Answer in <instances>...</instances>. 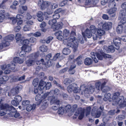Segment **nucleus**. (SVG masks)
<instances>
[{
	"instance_id": "1",
	"label": "nucleus",
	"mask_w": 126,
	"mask_h": 126,
	"mask_svg": "<svg viewBox=\"0 0 126 126\" xmlns=\"http://www.w3.org/2000/svg\"><path fill=\"white\" fill-rule=\"evenodd\" d=\"M75 35V32L72 31L70 35V36L65 38L63 41V43L66 45L68 47H71L74 48V51H76L78 47V40L76 39L74 36Z\"/></svg>"
},
{
	"instance_id": "2",
	"label": "nucleus",
	"mask_w": 126,
	"mask_h": 126,
	"mask_svg": "<svg viewBox=\"0 0 126 126\" xmlns=\"http://www.w3.org/2000/svg\"><path fill=\"white\" fill-rule=\"evenodd\" d=\"M119 92H115L113 95L112 99L115 104L118 105L120 108L126 107V98L124 99L123 96H119Z\"/></svg>"
},
{
	"instance_id": "3",
	"label": "nucleus",
	"mask_w": 126,
	"mask_h": 126,
	"mask_svg": "<svg viewBox=\"0 0 126 126\" xmlns=\"http://www.w3.org/2000/svg\"><path fill=\"white\" fill-rule=\"evenodd\" d=\"M49 94V93H46L43 95V94L41 93V94H38L35 97V99L36 101L39 100L41 101V106L40 108V109L41 110L45 109L47 106V100L44 99L47 98Z\"/></svg>"
},
{
	"instance_id": "4",
	"label": "nucleus",
	"mask_w": 126,
	"mask_h": 126,
	"mask_svg": "<svg viewBox=\"0 0 126 126\" xmlns=\"http://www.w3.org/2000/svg\"><path fill=\"white\" fill-rule=\"evenodd\" d=\"M100 51L102 55L97 53H94L92 52L91 53V56L95 63H97L98 60H102L103 58V56L106 58H109L111 57V56L108 54L103 53L101 49H100Z\"/></svg>"
},
{
	"instance_id": "5",
	"label": "nucleus",
	"mask_w": 126,
	"mask_h": 126,
	"mask_svg": "<svg viewBox=\"0 0 126 126\" xmlns=\"http://www.w3.org/2000/svg\"><path fill=\"white\" fill-rule=\"evenodd\" d=\"M90 30L86 29L85 31V35L88 38H90L92 36H93V39L96 40L97 38L98 35L96 33V28L95 27L92 25L90 27Z\"/></svg>"
},
{
	"instance_id": "6",
	"label": "nucleus",
	"mask_w": 126,
	"mask_h": 126,
	"mask_svg": "<svg viewBox=\"0 0 126 126\" xmlns=\"http://www.w3.org/2000/svg\"><path fill=\"white\" fill-rule=\"evenodd\" d=\"M7 108H9V110L8 111H10L8 113V114L10 117H14L15 118H17L20 116V114L18 112H16V110L13 107L11 106L10 107H9L8 105L5 106Z\"/></svg>"
},
{
	"instance_id": "7",
	"label": "nucleus",
	"mask_w": 126,
	"mask_h": 126,
	"mask_svg": "<svg viewBox=\"0 0 126 126\" xmlns=\"http://www.w3.org/2000/svg\"><path fill=\"white\" fill-rule=\"evenodd\" d=\"M6 105H8L9 107H10L7 104H3L1 103H0V116H2L5 115L6 114H8V112H10V111L7 110L9 109V108H7L5 106Z\"/></svg>"
},
{
	"instance_id": "8",
	"label": "nucleus",
	"mask_w": 126,
	"mask_h": 126,
	"mask_svg": "<svg viewBox=\"0 0 126 126\" xmlns=\"http://www.w3.org/2000/svg\"><path fill=\"white\" fill-rule=\"evenodd\" d=\"M50 99V103L51 104H55L57 106H53L52 109L54 110H57L60 106V101L57 99L56 98H55L53 96H50L49 97Z\"/></svg>"
},
{
	"instance_id": "9",
	"label": "nucleus",
	"mask_w": 126,
	"mask_h": 126,
	"mask_svg": "<svg viewBox=\"0 0 126 126\" xmlns=\"http://www.w3.org/2000/svg\"><path fill=\"white\" fill-rule=\"evenodd\" d=\"M14 38V36L13 35H8L5 37L4 40L3 41V43L5 47L8 46L9 45V42L13 40Z\"/></svg>"
},
{
	"instance_id": "10",
	"label": "nucleus",
	"mask_w": 126,
	"mask_h": 126,
	"mask_svg": "<svg viewBox=\"0 0 126 126\" xmlns=\"http://www.w3.org/2000/svg\"><path fill=\"white\" fill-rule=\"evenodd\" d=\"M119 14L121 20L119 23L122 25L126 23V13L124 11H121Z\"/></svg>"
},
{
	"instance_id": "11",
	"label": "nucleus",
	"mask_w": 126,
	"mask_h": 126,
	"mask_svg": "<svg viewBox=\"0 0 126 126\" xmlns=\"http://www.w3.org/2000/svg\"><path fill=\"white\" fill-rule=\"evenodd\" d=\"M101 114V112L97 110V107L95 106L93 107L91 112V114L92 116L94 117L98 118L100 116Z\"/></svg>"
},
{
	"instance_id": "12",
	"label": "nucleus",
	"mask_w": 126,
	"mask_h": 126,
	"mask_svg": "<svg viewBox=\"0 0 126 126\" xmlns=\"http://www.w3.org/2000/svg\"><path fill=\"white\" fill-rule=\"evenodd\" d=\"M52 56L51 54H49L47 55L45 57V61L43 59H41L39 61L37 62V64H40L41 62H42V64L43 65H46L48 63V62Z\"/></svg>"
},
{
	"instance_id": "13",
	"label": "nucleus",
	"mask_w": 126,
	"mask_h": 126,
	"mask_svg": "<svg viewBox=\"0 0 126 126\" xmlns=\"http://www.w3.org/2000/svg\"><path fill=\"white\" fill-rule=\"evenodd\" d=\"M74 115L77 117L78 116L79 119H81L84 116V111L81 109H79L76 111Z\"/></svg>"
},
{
	"instance_id": "14",
	"label": "nucleus",
	"mask_w": 126,
	"mask_h": 126,
	"mask_svg": "<svg viewBox=\"0 0 126 126\" xmlns=\"http://www.w3.org/2000/svg\"><path fill=\"white\" fill-rule=\"evenodd\" d=\"M50 4L49 2L47 1H44L43 0H39L38 2V5L40 6L42 9L48 6Z\"/></svg>"
},
{
	"instance_id": "15",
	"label": "nucleus",
	"mask_w": 126,
	"mask_h": 126,
	"mask_svg": "<svg viewBox=\"0 0 126 126\" xmlns=\"http://www.w3.org/2000/svg\"><path fill=\"white\" fill-rule=\"evenodd\" d=\"M117 8L116 7H114V8H112L111 9H107V11L109 15H111V16L112 17H114L115 16V12L117 10Z\"/></svg>"
},
{
	"instance_id": "16",
	"label": "nucleus",
	"mask_w": 126,
	"mask_h": 126,
	"mask_svg": "<svg viewBox=\"0 0 126 126\" xmlns=\"http://www.w3.org/2000/svg\"><path fill=\"white\" fill-rule=\"evenodd\" d=\"M119 2V0H111L108 3V6L110 8H114Z\"/></svg>"
},
{
	"instance_id": "17",
	"label": "nucleus",
	"mask_w": 126,
	"mask_h": 126,
	"mask_svg": "<svg viewBox=\"0 0 126 126\" xmlns=\"http://www.w3.org/2000/svg\"><path fill=\"white\" fill-rule=\"evenodd\" d=\"M121 38H116L113 39V41L114 44L116 47V49L117 50L119 49V45L121 44Z\"/></svg>"
},
{
	"instance_id": "18",
	"label": "nucleus",
	"mask_w": 126,
	"mask_h": 126,
	"mask_svg": "<svg viewBox=\"0 0 126 126\" xmlns=\"http://www.w3.org/2000/svg\"><path fill=\"white\" fill-rule=\"evenodd\" d=\"M112 24L110 22H108L104 23L102 25L103 28L107 30H109L112 27Z\"/></svg>"
},
{
	"instance_id": "19",
	"label": "nucleus",
	"mask_w": 126,
	"mask_h": 126,
	"mask_svg": "<svg viewBox=\"0 0 126 126\" xmlns=\"http://www.w3.org/2000/svg\"><path fill=\"white\" fill-rule=\"evenodd\" d=\"M55 34L58 40H63L64 37L62 35V32L61 31H60L56 32Z\"/></svg>"
},
{
	"instance_id": "20",
	"label": "nucleus",
	"mask_w": 126,
	"mask_h": 126,
	"mask_svg": "<svg viewBox=\"0 0 126 126\" xmlns=\"http://www.w3.org/2000/svg\"><path fill=\"white\" fill-rule=\"evenodd\" d=\"M63 25V23L61 22H59L56 25H54L52 26V28L53 29L54 31L62 28Z\"/></svg>"
},
{
	"instance_id": "21",
	"label": "nucleus",
	"mask_w": 126,
	"mask_h": 126,
	"mask_svg": "<svg viewBox=\"0 0 126 126\" xmlns=\"http://www.w3.org/2000/svg\"><path fill=\"white\" fill-rule=\"evenodd\" d=\"M106 82H104L101 85V90L103 92H105L110 90V88L107 86H105Z\"/></svg>"
},
{
	"instance_id": "22",
	"label": "nucleus",
	"mask_w": 126,
	"mask_h": 126,
	"mask_svg": "<svg viewBox=\"0 0 126 126\" xmlns=\"http://www.w3.org/2000/svg\"><path fill=\"white\" fill-rule=\"evenodd\" d=\"M21 49L22 50H24L25 52H28L31 50V48L29 45H23Z\"/></svg>"
},
{
	"instance_id": "23",
	"label": "nucleus",
	"mask_w": 126,
	"mask_h": 126,
	"mask_svg": "<svg viewBox=\"0 0 126 126\" xmlns=\"http://www.w3.org/2000/svg\"><path fill=\"white\" fill-rule=\"evenodd\" d=\"M5 11L2 10L0 11V23L2 22L3 20L5 18Z\"/></svg>"
},
{
	"instance_id": "24",
	"label": "nucleus",
	"mask_w": 126,
	"mask_h": 126,
	"mask_svg": "<svg viewBox=\"0 0 126 126\" xmlns=\"http://www.w3.org/2000/svg\"><path fill=\"white\" fill-rule=\"evenodd\" d=\"M45 82L41 80L40 81L38 86V89L39 90H42L44 88L45 85Z\"/></svg>"
},
{
	"instance_id": "25",
	"label": "nucleus",
	"mask_w": 126,
	"mask_h": 126,
	"mask_svg": "<svg viewBox=\"0 0 126 126\" xmlns=\"http://www.w3.org/2000/svg\"><path fill=\"white\" fill-rule=\"evenodd\" d=\"M101 85L100 82H98L95 83V90L96 92H98L100 90H101Z\"/></svg>"
},
{
	"instance_id": "26",
	"label": "nucleus",
	"mask_w": 126,
	"mask_h": 126,
	"mask_svg": "<svg viewBox=\"0 0 126 126\" xmlns=\"http://www.w3.org/2000/svg\"><path fill=\"white\" fill-rule=\"evenodd\" d=\"M76 66L75 64H73L71 66V67L69 70V72L70 74H73L75 72V70L74 69Z\"/></svg>"
},
{
	"instance_id": "27",
	"label": "nucleus",
	"mask_w": 126,
	"mask_h": 126,
	"mask_svg": "<svg viewBox=\"0 0 126 126\" xmlns=\"http://www.w3.org/2000/svg\"><path fill=\"white\" fill-rule=\"evenodd\" d=\"M82 94H84V96L86 97H88L91 93L89 89L86 88L84 91L82 93Z\"/></svg>"
},
{
	"instance_id": "28",
	"label": "nucleus",
	"mask_w": 126,
	"mask_h": 126,
	"mask_svg": "<svg viewBox=\"0 0 126 126\" xmlns=\"http://www.w3.org/2000/svg\"><path fill=\"white\" fill-rule=\"evenodd\" d=\"M73 81V79L72 78H66L64 80L63 83L66 85H68L71 83Z\"/></svg>"
},
{
	"instance_id": "29",
	"label": "nucleus",
	"mask_w": 126,
	"mask_h": 126,
	"mask_svg": "<svg viewBox=\"0 0 126 126\" xmlns=\"http://www.w3.org/2000/svg\"><path fill=\"white\" fill-rule=\"evenodd\" d=\"M36 107V105L33 104L32 105L29 104L27 106L26 110L27 111H29L32 110L34 109Z\"/></svg>"
},
{
	"instance_id": "30",
	"label": "nucleus",
	"mask_w": 126,
	"mask_h": 126,
	"mask_svg": "<svg viewBox=\"0 0 126 126\" xmlns=\"http://www.w3.org/2000/svg\"><path fill=\"white\" fill-rule=\"evenodd\" d=\"M53 39V37L51 36L48 37L46 40H42L41 41V42L43 44L45 43L48 44Z\"/></svg>"
},
{
	"instance_id": "31",
	"label": "nucleus",
	"mask_w": 126,
	"mask_h": 126,
	"mask_svg": "<svg viewBox=\"0 0 126 126\" xmlns=\"http://www.w3.org/2000/svg\"><path fill=\"white\" fill-rule=\"evenodd\" d=\"M123 29V26L121 24H120L119 23L116 29V31L118 33H121L122 32Z\"/></svg>"
},
{
	"instance_id": "32",
	"label": "nucleus",
	"mask_w": 126,
	"mask_h": 126,
	"mask_svg": "<svg viewBox=\"0 0 126 126\" xmlns=\"http://www.w3.org/2000/svg\"><path fill=\"white\" fill-rule=\"evenodd\" d=\"M29 43V40L28 39H26L24 40H21L20 42V43H19V45L20 46H21L23 45H27Z\"/></svg>"
},
{
	"instance_id": "33",
	"label": "nucleus",
	"mask_w": 126,
	"mask_h": 126,
	"mask_svg": "<svg viewBox=\"0 0 126 126\" xmlns=\"http://www.w3.org/2000/svg\"><path fill=\"white\" fill-rule=\"evenodd\" d=\"M39 56L38 53H33L29 55L28 57L30 59H34L37 58Z\"/></svg>"
},
{
	"instance_id": "34",
	"label": "nucleus",
	"mask_w": 126,
	"mask_h": 126,
	"mask_svg": "<svg viewBox=\"0 0 126 126\" xmlns=\"http://www.w3.org/2000/svg\"><path fill=\"white\" fill-rule=\"evenodd\" d=\"M96 33L99 36H102L105 33V31L100 29H97L96 28Z\"/></svg>"
},
{
	"instance_id": "35",
	"label": "nucleus",
	"mask_w": 126,
	"mask_h": 126,
	"mask_svg": "<svg viewBox=\"0 0 126 126\" xmlns=\"http://www.w3.org/2000/svg\"><path fill=\"white\" fill-rule=\"evenodd\" d=\"M34 63V61L33 60L30 59L26 61V63L28 66H30L33 65Z\"/></svg>"
},
{
	"instance_id": "36",
	"label": "nucleus",
	"mask_w": 126,
	"mask_h": 126,
	"mask_svg": "<svg viewBox=\"0 0 126 126\" xmlns=\"http://www.w3.org/2000/svg\"><path fill=\"white\" fill-rule=\"evenodd\" d=\"M92 61L91 58H87L84 61V63L86 65H89L92 63Z\"/></svg>"
},
{
	"instance_id": "37",
	"label": "nucleus",
	"mask_w": 126,
	"mask_h": 126,
	"mask_svg": "<svg viewBox=\"0 0 126 126\" xmlns=\"http://www.w3.org/2000/svg\"><path fill=\"white\" fill-rule=\"evenodd\" d=\"M54 92V94L57 95H61V94H60V92L59 90L58 89H55L54 90H52L50 92H48L49 94L48 95V96L49 95H50V94L51 93Z\"/></svg>"
},
{
	"instance_id": "38",
	"label": "nucleus",
	"mask_w": 126,
	"mask_h": 126,
	"mask_svg": "<svg viewBox=\"0 0 126 126\" xmlns=\"http://www.w3.org/2000/svg\"><path fill=\"white\" fill-rule=\"evenodd\" d=\"M0 82L1 81L3 83V81H7L8 79V77L6 75L5 76H2V75H1V76H0Z\"/></svg>"
},
{
	"instance_id": "39",
	"label": "nucleus",
	"mask_w": 126,
	"mask_h": 126,
	"mask_svg": "<svg viewBox=\"0 0 126 126\" xmlns=\"http://www.w3.org/2000/svg\"><path fill=\"white\" fill-rule=\"evenodd\" d=\"M15 66V63L12 62L11 65L8 64L6 65V68H9L10 69L13 70L14 69Z\"/></svg>"
},
{
	"instance_id": "40",
	"label": "nucleus",
	"mask_w": 126,
	"mask_h": 126,
	"mask_svg": "<svg viewBox=\"0 0 126 126\" xmlns=\"http://www.w3.org/2000/svg\"><path fill=\"white\" fill-rule=\"evenodd\" d=\"M69 31L67 29H64L63 31V34L64 37L65 38L67 37L69 35Z\"/></svg>"
},
{
	"instance_id": "41",
	"label": "nucleus",
	"mask_w": 126,
	"mask_h": 126,
	"mask_svg": "<svg viewBox=\"0 0 126 126\" xmlns=\"http://www.w3.org/2000/svg\"><path fill=\"white\" fill-rule=\"evenodd\" d=\"M108 49L106 50L107 52H113L115 50V48L112 46L111 45L109 46L107 48Z\"/></svg>"
},
{
	"instance_id": "42",
	"label": "nucleus",
	"mask_w": 126,
	"mask_h": 126,
	"mask_svg": "<svg viewBox=\"0 0 126 126\" xmlns=\"http://www.w3.org/2000/svg\"><path fill=\"white\" fill-rule=\"evenodd\" d=\"M21 36V34L19 33H17L16 35V42L19 44L20 43V40H20V38Z\"/></svg>"
},
{
	"instance_id": "43",
	"label": "nucleus",
	"mask_w": 126,
	"mask_h": 126,
	"mask_svg": "<svg viewBox=\"0 0 126 126\" xmlns=\"http://www.w3.org/2000/svg\"><path fill=\"white\" fill-rule=\"evenodd\" d=\"M74 87V86L72 85H69L67 88V90L68 92L69 93H71L73 91Z\"/></svg>"
},
{
	"instance_id": "44",
	"label": "nucleus",
	"mask_w": 126,
	"mask_h": 126,
	"mask_svg": "<svg viewBox=\"0 0 126 126\" xmlns=\"http://www.w3.org/2000/svg\"><path fill=\"white\" fill-rule=\"evenodd\" d=\"M70 52V51L68 48H64L62 51L64 55H67L69 54Z\"/></svg>"
},
{
	"instance_id": "45",
	"label": "nucleus",
	"mask_w": 126,
	"mask_h": 126,
	"mask_svg": "<svg viewBox=\"0 0 126 126\" xmlns=\"http://www.w3.org/2000/svg\"><path fill=\"white\" fill-rule=\"evenodd\" d=\"M110 93L106 94L104 95L103 100L105 101H107L110 98Z\"/></svg>"
},
{
	"instance_id": "46",
	"label": "nucleus",
	"mask_w": 126,
	"mask_h": 126,
	"mask_svg": "<svg viewBox=\"0 0 126 126\" xmlns=\"http://www.w3.org/2000/svg\"><path fill=\"white\" fill-rule=\"evenodd\" d=\"M64 112V110L63 108L62 107H60L59 109L57 112L58 114L60 115H62Z\"/></svg>"
},
{
	"instance_id": "47",
	"label": "nucleus",
	"mask_w": 126,
	"mask_h": 126,
	"mask_svg": "<svg viewBox=\"0 0 126 126\" xmlns=\"http://www.w3.org/2000/svg\"><path fill=\"white\" fill-rule=\"evenodd\" d=\"M39 49L42 52H46L47 50V47L45 45L41 46Z\"/></svg>"
},
{
	"instance_id": "48",
	"label": "nucleus",
	"mask_w": 126,
	"mask_h": 126,
	"mask_svg": "<svg viewBox=\"0 0 126 126\" xmlns=\"http://www.w3.org/2000/svg\"><path fill=\"white\" fill-rule=\"evenodd\" d=\"M70 109H71V107L70 105H69L66 106L64 109V113L69 112Z\"/></svg>"
},
{
	"instance_id": "49",
	"label": "nucleus",
	"mask_w": 126,
	"mask_h": 126,
	"mask_svg": "<svg viewBox=\"0 0 126 126\" xmlns=\"http://www.w3.org/2000/svg\"><path fill=\"white\" fill-rule=\"evenodd\" d=\"M17 93L15 89L14 88H13L11 90L10 93H8V95L9 96H10V95H9V94H10L11 95L14 96Z\"/></svg>"
},
{
	"instance_id": "50",
	"label": "nucleus",
	"mask_w": 126,
	"mask_h": 126,
	"mask_svg": "<svg viewBox=\"0 0 126 126\" xmlns=\"http://www.w3.org/2000/svg\"><path fill=\"white\" fill-rule=\"evenodd\" d=\"M39 80L38 78L34 79L33 81L32 84L35 87L36 86L38 85Z\"/></svg>"
},
{
	"instance_id": "51",
	"label": "nucleus",
	"mask_w": 126,
	"mask_h": 126,
	"mask_svg": "<svg viewBox=\"0 0 126 126\" xmlns=\"http://www.w3.org/2000/svg\"><path fill=\"white\" fill-rule=\"evenodd\" d=\"M14 99L17 102L19 103L22 100V98L21 96L19 95L16 96L14 97Z\"/></svg>"
},
{
	"instance_id": "52",
	"label": "nucleus",
	"mask_w": 126,
	"mask_h": 126,
	"mask_svg": "<svg viewBox=\"0 0 126 126\" xmlns=\"http://www.w3.org/2000/svg\"><path fill=\"white\" fill-rule=\"evenodd\" d=\"M77 108V105L76 104L73 105L71 107V109L70 110L71 113L74 112Z\"/></svg>"
},
{
	"instance_id": "53",
	"label": "nucleus",
	"mask_w": 126,
	"mask_h": 126,
	"mask_svg": "<svg viewBox=\"0 0 126 126\" xmlns=\"http://www.w3.org/2000/svg\"><path fill=\"white\" fill-rule=\"evenodd\" d=\"M56 20L54 19H53V20H50L49 21V24L51 26V27L52 28V26L53 25H54L56 23Z\"/></svg>"
},
{
	"instance_id": "54",
	"label": "nucleus",
	"mask_w": 126,
	"mask_h": 126,
	"mask_svg": "<svg viewBox=\"0 0 126 126\" xmlns=\"http://www.w3.org/2000/svg\"><path fill=\"white\" fill-rule=\"evenodd\" d=\"M82 59L81 57L80 56L78 57L76 59V61L77 62L78 64L79 65L81 64L82 63Z\"/></svg>"
},
{
	"instance_id": "55",
	"label": "nucleus",
	"mask_w": 126,
	"mask_h": 126,
	"mask_svg": "<svg viewBox=\"0 0 126 126\" xmlns=\"http://www.w3.org/2000/svg\"><path fill=\"white\" fill-rule=\"evenodd\" d=\"M22 87L21 85H19L16 86L14 88L15 89L16 92L18 93L19 91L21 90L22 88Z\"/></svg>"
},
{
	"instance_id": "56",
	"label": "nucleus",
	"mask_w": 126,
	"mask_h": 126,
	"mask_svg": "<svg viewBox=\"0 0 126 126\" xmlns=\"http://www.w3.org/2000/svg\"><path fill=\"white\" fill-rule=\"evenodd\" d=\"M125 118V116L123 115H119L116 117V119L119 120H122Z\"/></svg>"
},
{
	"instance_id": "57",
	"label": "nucleus",
	"mask_w": 126,
	"mask_h": 126,
	"mask_svg": "<svg viewBox=\"0 0 126 126\" xmlns=\"http://www.w3.org/2000/svg\"><path fill=\"white\" fill-rule=\"evenodd\" d=\"M91 109V107L90 106L86 108V116H88L90 114Z\"/></svg>"
},
{
	"instance_id": "58",
	"label": "nucleus",
	"mask_w": 126,
	"mask_h": 126,
	"mask_svg": "<svg viewBox=\"0 0 126 126\" xmlns=\"http://www.w3.org/2000/svg\"><path fill=\"white\" fill-rule=\"evenodd\" d=\"M30 102L29 101L26 100L23 101L22 102V105L24 106H27L30 104Z\"/></svg>"
},
{
	"instance_id": "59",
	"label": "nucleus",
	"mask_w": 126,
	"mask_h": 126,
	"mask_svg": "<svg viewBox=\"0 0 126 126\" xmlns=\"http://www.w3.org/2000/svg\"><path fill=\"white\" fill-rule=\"evenodd\" d=\"M99 0H92V6H95L98 3Z\"/></svg>"
},
{
	"instance_id": "60",
	"label": "nucleus",
	"mask_w": 126,
	"mask_h": 126,
	"mask_svg": "<svg viewBox=\"0 0 126 126\" xmlns=\"http://www.w3.org/2000/svg\"><path fill=\"white\" fill-rule=\"evenodd\" d=\"M30 30V28L27 25H25L23 28V30L25 32L29 31Z\"/></svg>"
},
{
	"instance_id": "61",
	"label": "nucleus",
	"mask_w": 126,
	"mask_h": 126,
	"mask_svg": "<svg viewBox=\"0 0 126 126\" xmlns=\"http://www.w3.org/2000/svg\"><path fill=\"white\" fill-rule=\"evenodd\" d=\"M29 41L30 43H35L36 42V39L34 37H32L29 39Z\"/></svg>"
},
{
	"instance_id": "62",
	"label": "nucleus",
	"mask_w": 126,
	"mask_h": 126,
	"mask_svg": "<svg viewBox=\"0 0 126 126\" xmlns=\"http://www.w3.org/2000/svg\"><path fill=\"white\" fill-rule=\"evenodd\" d=\"M89 89L91 93H92L95 90L96 91L95 88V89L94 86L92 85L90 87Z\"/></svg>"
},
{
	"instance_id": "63",
	"label": "nucleus",
	"mask_w": 126,
	"mask_h": 126,
	"mask_svg": "<svg viewBox=\"0 0 126 126\" xmlns=\"http://www.w3.org/2000/svg\"><path fill=\"white\" fill-rule=\"evenodd\" d=\"M11 104L13 105L16 106L19 104V103L15 100H12L11 101Z\"/></svg>"
},
{
	"instance_id": "64",
	"label": "nucleus",
	"mask_w": 126,
	"mask_h": 126,
	"mask_svg": "<svg viewBox=\"0 0 126 126\" xmlns=\"http://www.w3.org/2000/svg\"><path fill=\"white\" fill-rule=\"evenodd\" d=\"M121 7L123 9H125V10H123L121 11H124L126 13V2L123 3Z\"/></svg>"
}]
</instances>
